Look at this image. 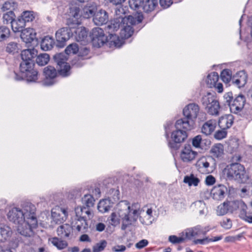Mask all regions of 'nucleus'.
Segmentation results:
<instances>
[{"label": "nucleus", "instance_id": "603ef678", "mask_svg": "<svg viewBox=\"0 0 252 252\" xmlns=\"http://www.w3.org/2000/svg\"><path fill=\"white\" fill-rule=\"evenodd\" d=\"M107 242L105 240L100 241L99 242L97 243L93 247V252H100L102 251L107 246Z\"/></svg>", "mask_w": 252, "mask_h": 252}, {"label": "nucleus", "instance_id": "6e6552de", "mask_svg": "<svg viewBox=\"0 0 252 252\" xmlns=\"http://www.w3.org/2000/svg\"><path fill=\"white\" fill-rule=\"evenodd\" d=\"M37 51L34 49L24 50L21 52V56L22 62L20 65V69L26 70L27 66H34L33 59L37 56Z\"/></svg>", "mask_w": 252, "mask_h": 252}, {"label": "nucleus", "instance_id": "2eb2a0df", "mask_svg": "<svg viewBox=\"0 0 252 252\" xmlns=\"http://www.w3.org/2000/svg\"><path fill=\"white\" fill-rule=\"evenodd\" d=\"M21 32V38L25 43H31L34 41L37 42L36 34L33 29H25Z\"/></svg>", "mask_w": 252, "mask_h": 252}, {"label": "nucleus", "instance_id": "052dcab7", "mask_svg": "<svg viewBox=\"0 0 252 252\" xmlns=\"http://www.w3.org/2000/svg\"><path fill=\"white\" fill-rule=\"evenodd\" d=\"M185 238L183 237H177L175 235H171L169 237V241L173 244H178L184 241Z\"/></svg>", "mask_w": 252, "mask_h": 252}, {"label": "nucleus", "instance_id": "9d476101", "mask_svg": "<svg viewBox=\"0 0 252 252\" xmlns=\"http://www.w3.org/2000/svg\"><path fill=\"white\" fill-rule=\"evenodd\" d=\"M228 206L230 213L238 214L239 217L241 219L244 215L245 209H247V205L241 199H235L229 201Z\"/></svg>", "mask_w": 252, "mask_h": 252}, {"label": "nucleus", "instance_id": "72a5a7b5", "mask_svg": "<svg viewBox=\"0 0 252 252\" xmlns=\"http://www.w3.org/2000/svg\"><path fill=\"white\" fill-rule=\"evenodd\" d=\"M113 203H111L109 200L105 199L100 200L98 204L97 209L98 211L102 213L109 211L112 207Z\"/></svg>", "mask_w": 252, "mask_h": 252}, {"label": "nucleus", "instance_id": "cd10ccee", "mask_svg": "<svg viewBox=\"0 0 252 252\" xmlns=\"http://www.w3.org/2000/svg\"><path fill=\"white\" fill-rule=\"evenodd\" d=\"M210 153L214 158H222L224 154L223 145L220 143L216 144L212 147Z\"/></svg>", "mask_w": 252, "mask_h": 252}, {"label": "nucleus", "instance_id": "b1692460", "mask_svg": "<svg viewBox=\"0 0 252 252\" xmlns=\"http://www.w3.org/2000/svg\"><path fill=\"white\" fill-rule=\"evenodd\" d=\"M76 222L72 224V227L75 228L78 231H85L86 229L88 228V223L86 219L84 218V216H81L79 217H76Z\"/></svg>", "mask_w": 252, "mask_h": 252}, {"label": "nucleus", "instance_id": "0eeeda50", "mask_svg": "<svg viewBox=\"0 0 252 252\" xmlns=\"http://www.w3.org/2000/svg\"><path fill=\"white\" fill-rule=\"evenodd\" d=\"M176 130L173 131L171 134V138L172 141H170L168 143V146L172 149L177 150L180 147V145L182 142H183L187 138L188 135L186 130L184 127L178 128L176 126V122L175 124Z\"/></svg>", "mask_w": 252, "mask_h": 252}, {"label": "nucleus", "instance_id": "13d9d810", "mask_svg": "<svg viewBox=\"0 0 252 252\" xmlns=\"http://www.w3.org/2000/svg\"><path fill=\"white\" fill-rule=\"evenodd\" d=\"M127 18H129L127 22H129L130 24L134 25L140 23L142 22L143 20V16L142 15H139L137 17H134L131 15H129L127 16Z\"/></svg>", "mask_w": 252, "mask_h": 252}, {"label": "nucleus", "instance_id": "f03ea898", "mask_svg": "<svg viewBox=\"0 0 252 252\" xmlns=\"http://www.w3.org/2000/svg\"><path fill=\"white\" fill-rule=\"evenodd\" d=\"M117 211L122 220L121 229L125 230L127 227L137 220L141 210L138 203H133L130 206L128 201L123 200L117 204Z\"/></svg>", "mask_w": 252, "mask_h": 252}, {"label": "nucleus", "instance_id": "dca6fc26", "mask_svg": "<svg viewBox=\"0 0 252 252\" xmlns=\"http://www.w3.org/2000/svg\"><path fill=\"white\" fill-rule=\"evenodd\" d=\"M208 230L203 228L200 225H197L194 227L189 228L185 232L186 238L191 239L194 237L199 236L201 235H205Z\"/></svg>", "mask_w": 252, "mask_h": 252}, {"label": "nucleus", "instance_id": "aec40b11", "mask_svg": "<svg viewBox=\"0 0 252 252\" xmlns=\"http://www.w3.org/2000/svg\"><path fill=\"white\" fill-rule=\"evenodd\" d=\"M108 21V15L104 10L100 9L96 12L93 17V21L95 25L101 26L107 23Z\"/></svg>", "mask_w": 252, "mask_h": 252}, {"label": "nucleus", "instance_id": "7c9ffc66", "mask_svg": "<svg viewBox=\"0 0 252 252\" xmlns=\"http://www.w3.org/2000/svg\"><path fill=\"white\" fill-rule=\"evenodd\" d=\"M205 109L210 115H218L220 109V105L218 100L216 99L211 104L209 105Z\"/></svg>", "mask_w": 252, "mask_h": 252}, {"label": "nucleus", "instance_id": "39448f33", "mask_svg": "<svg viewBox=\"0 0 252 252\" xmlns=\"http://www.w3.org/2000/svg\"><path fill=\"white\" fill-rule=\"evenodd\" d=\"M226 174L229 180H234L239 183H244L247 179L244 165L239 163H231L227 165Z\"/></svg>", "mask_w": 252, "mask_h": 252}, {"label": "nucleus", "instance_id": "393cba45", "mask_svg": "<svg viewBox=\"0 0 252 252\" xmlns=\"http://www.w3.org/2000/svg\"><path fill=\"white\" fill-rule=\"evenodd\" d=\"M217 126L216 121L210 120L205 122L202 126L201 131L206 135H210L214 130Z\"/></svg>", "mask_w": 252, "mask_h": 252}, {"label": "nucleus", "instance_id": "7ed1b4c3", "mask_svg": "<svg viewBox=\"0 0 252 252\" xmlns=\"http://www.w3.org/2000/svg\"><path fill=\"white\" fill-rule=\"evenodd\" d=\"M199 112L200 107L195 103H190L186 105L183 110L184 117L176 121L177 127H182L186 130L193 129Z\"/></svg>", "mask_w": 252, "mask_h": 252}, {"label": "nucleus", "instance_id": "a18cd8bd", "mask_svg": "<svg viewBox=\"0 0 252 252\" xmlns=\"http://www.w3.org/2000/svg\"><path fill=\"white\" fill-rule=\"evenodd\" d=\"M95 199L94 196L90 194H85L82 198V202L87 207H93L94 205Z\"/></svg>", "mask_w": 252, "mask_h": 252}, {"label": "nucleus", "instance_id": "09e8293b", "mask_svg": "<svg viewBox=\"0 0 252 252\" xmlns=\"http://www.w3.org/2000/svg\"><path fill=\"white\" fill-rule=\"evenodd\" d=\"M10 33L9 28L4 26H0V42L6 39L9 36Z\"/></svg>", "mask_w": 252, "mask_h": 252}, {"label": "nucleus", "instance_id": "79ce46f5", "mask_svg": "<svg viewBox=\"0 0 252 252\" xmlns=\"http://www.w3.org/2000/svg\"><path fill=\"white\" fill-rule=\"evenodd\" d=\"M144 0H129V4L131 8L141 11L143 8Z\"/></svg>", "mask_w": 252, "mask_h": 252}, {"label": "nucleus", "instance_id": "de8ad7c7", "mask_svg": "<svg viewBox=\"0 0 252 252\" xmlns=\"http://www.w3.org/2000/svg\"><path fill=\"white\" fill-rule=\"evenodd\" d=\"M17 3L13 1H7L5 2L3 4L1 9L3 11L9 10V11H13L17 7Z\"/></svg>", "mask_w": 252, "mask_h": 252}, {"label": "nucleus", "instance_id": "680f3d73", "mask_svg": "<svg viewBox=\"0 0 252 252\" xmlns=\"http://www.w3.org/2000/svg\"><path fill=\"white\" fill-rule=\"evenodd\" d=\"M192 205L200 209L198 211L200 215H203L204 214V209L205 207V204L203 201H197L193 203Z\"/></svg>", "mask_w": 252, "mask_h": 252}, {"label": "nucleus", "instance_id": "e2e57ef3", "mask_svg": "<svg viewBox=\"0 0 252 252\" xmlns=\"http://www.w3.org/2000/svg\"><path fill=\"white\" fill-rule=\"evenodd\" d=\"M221 226L226 229H230L232 227V221L230 219L224 218L220 222Z\"/></svg>", "mask_w": 252, "mask_h": 252}, {"label": "nucleus", "instance_id": "2f4dec72", "mask_svg": "<svg viewBox=\"0 0 252 252\" xmlns=\"http://www.w3.org/2000/svg\"><path fill=\"white\" fill-rule=\"evenodd\" d=\"M54 44V39L49 36H46L42 40L40 46L42 50L48 51L52 49Z\"/></svg>", "mask_w": 252, "mask_h": 252}, {"label": "nucleus", "instance_id": "473e14b6", "mask_svg": "<svg viewBox=\"0 0 252 252\" xmlns=\"http://www.w3.org/2000/svg\"><path fill=\"white\" fill-rule=\"evenodd\" d=\"M107 198L111 203L114 204L120 199V192L117 189H111L107 193Z\"/></svg>", "mask_w": 252, "mask_h": 252}, {"label": "nucleus", "instance_id": "37998d69", "mask_svg": "<svg viewBox=\"0 0 252 252\" xmlns=\"http://www.w3.org/2000/svg\"><path fill=\"white\" fill-rule=\"evenodd\" d=\"M20 18L23 20V21H24V22H25V23L26 24V22L32 21L35 18V16L33 11H25L22 13Z\"/></svg>", "mask_w": 252, "mask_h": 252}, {"label": "nucleus", "instance_id": "f704fd0d", "mask_svg": "<svg viewBox=\"0 0 252 252\" xmlns=\"http://www.w3.org/2000/svg\"><path fill=\"white\" fill-rule=\"evenodd\" d=\"M158 0H144L142 10L146 12L154 10L158 5Z\"/></svg>", "mask_w": 252, "mask_h": 252}, {"label": "nucleus", "instance_id": "c9c22d12", "mask_svg": "<svg viewBox=\"0 0 252 252\" xmlns=\"http://www.w3.org/2000/svg\"><path fill=\"white\" fill-rule=\"evenodd\" d=\"M219 75L216 72H213L207 76L206 83L209 88L215 87L219 80Z\"/></svg>", "mask_w": 252, "mask_h": 252}, {"label": "nucleus", "instance_id": "864d4df0", "mask_svg": "<svg viewBox=\"0 0 252 252\" xmlns=\"http://www.w3.org/2000/svg\"><path fill=\"white\" fill-rule=\"evenodd\" d=\"M115 13V17H116V18L122 17V18H127V17L125 15L126 11L124 9V7L122 5V4L116 5Z\"/></svg>", "mask_w": 252, "mask_h": 252}, {"label": "nucleus", "instance_id": "f257e3e1", "mask_svg": "<svg viewBox=\"0 0 252 252\" xmlns=\"http://www.w3.org/2000/svg\"><path fill=\"white\" fill-rule=\"evenodd\" d=\"M35 210L34 205L26 202L23 204L22 209L14 207L7 213L8 220L17 225V231L21 235L31 237L33 235V229L37 226Z\"/></svg>", "mask_w": 252, "mask_h": 252}, {"label": "nucleus", "instance_id": "5fc2aeb1", "mask_svg": "<svg viewBox=\"0 0 252 252\" xmlns=\"http://www.w3.org/2000/svg\"><path fill=\"white\" fill-rule=\"evenodd\" d=\"M198 166H199L200 171H202L201 169L204 168L203 172L209 173L210 170L208 169L210 166V163L206 160V159H202L199 162Z\"/></svg>", "mask_w": 252, "mask_h": 252}, {"label": "nucleus", "instance_id": "f3484780", "mask_svg": "<svg viewBox=\"0 0 252 252\" xmlns=\"http://www.w3.org/2000/svg\"><path fill=\"white\" fill-rule=\"evenodd\" d=\"M197 152L193 151L190 145H186L181 153V158L184 162H189L194 159Z\"/></svg>", "mask_w": 252, "mask_h": 252}, {"label": "nucleus", "instance_id": "f8f14e48", "mask_svg": "<svg viewBox=\"0 0 252 252\" xmlns=\"http://www.w3.org/2000/svg\"><path fill=\"white\" fill-rule=\"evenodd\" d=\"M51 214L53 221L57 224L63 223L65 221L68 216L66 209L59 207L53 208Z\"/></svg>", "mask_w": 252, "mask_h": 252}, {"label": "nucleus", "instance_id": "a878e982", "mask_svg": "<svg viewBox=\"0 0 252 252\" xmlns=\"http://www.w3.org/2000/svg\"><path fill=\"white\" fill-rule=\"evenodd\" d=\"M11 228L8 225L0 224V242H3L10 238L12 235Z\"/></svg>", "mask_w": 252, "mask_h": 252}, {"label": "nucleus", "instance_id": "bf43d9fd", "mask_svg": "<svg viewBox=\"0 0 252 252\" xmlns=\"http://www.w3.org/2000/svg\"><path fill=\"white\" fill-rule=\"evenodd\" d=\"M18 48L17 44L14 42H11L7 44L6 47V51L9 53L14 54Z\"/></svg>", "mask_w": 252, "mask_h": 252}, {"label": "nucleus", "instance_id": "6ab92c4d", "mask_svg": "<svg viewBox=\"0 0 252 252\" xmlns=\"http://www.w3.org/2000/svg\"><path fill=\"white\" fill-rule=\"evenodd\" d=\"M227 191V188L222 185L215 186L211 190V194L214 199L221 200L224 198L225 194Z\"/></svg>", "mask_w": 252, "mask_h": 252}, {"label": "nucleus", "instance_id": "69168bd1", "mask_svg": "<svg viewBox=\"0 0 252 252\" xmlns=\"http://www.w3.org/2000/svg\"><path fill=\"white\" fill-rule=\"evenodd\" d=\"M202 140L201 135H197L192 139V145L195 148H198L200 147V143Z\"/></svg>", "mask_w": 252, "mask_h": 252}, {"label": "nucleus", "instance_id": "4c0bfd02", "mask_svg": "<svg viewBox=\"0 0 252 252\" xmlns=\"http://www.w3.org/2000/svg\"><path fill=\"white\" fill-rule=\"evenodd\" d=\"M97 10V7L95 6H87L83 9V16L85 18H89L94 17Z\"/></svg>", "mask_w": 252, "mask_h": 252}, {"label": "nucleus", "instance_id": "1a4fd4ad", "mask_svg": "<svg viewBox=\"0 0 252 252\" xmlns=\"http://www.w3.org/2000/svg\"><path fill=\"white\" fill-rule=\"evenodd\" d=\"M90 37L94 46L100 47L107 41V37L105 35L103 30L99 27L93 29Z\"/></svg>", "mask_w": 252, "mask_h": 252}, {"label": "nucleus", "instance_id": "c756f323", "mask_svg": "<svg viewBox=\"0 0 252 252\" xmlns=\"http://www.w3.org/2000/svg\"><path fill=\"white\" fill-rule=\"evenodd\" d=\"M132 25L128 22H126L125 24L124 25L120 33L123 38L127 39L132 35L133 30Z\"/></svg>", "mask_w": 252, "mask_h": 252}, {"label": "nucleus", "instance_id": "8fccbe9b", "mask_svg": "<svg viewBox=\"0 0 252 252\" xmlns=\"http://www.w3.org/2000/svg\"><path fill=\"white\" fill-rule=\"evenodd\" d=\"M15 17V15L13 11H8L3 15V23L4 24H11Z\"/></svg>", "mask_w": 252, "mask_h": 252}, {"label": "nucleus", "instance_id": "e433bc0d", "mask_svg": "<svg viewBox=\"0 0 252 252\" xmlns=\"http://www.w3.org/2000/svg\"><path fill=\"white\" fill-rule=\"evenodd\" d=\"M216 99V96L210 93H208L206 95L202 96L201 99V102L202 105L206 109L209 105L212 104V102Z\"/></svg>", "mask_w": 252, "mask_h": 252}, {"label": "nucleus", "instance_id": "774afa93", "mask_svg": "<svg viewBox=\"0 0 252 252\" xmlns=\"http://www.w3.org/2000/svg\"><path fill=\"white\" fill-rule=\"evenodd\" d=\"M110 223L113 225H116L120 222L119 219L117 217V215L116 213H113L111 215Z\"/></svg>", "mask_w": 252, "mask_h": 252}, {"label": "nucleus", "instance_id": "a19ab883", "mask_svg": "<svg viewBox=\"0 0 252 252\" xmlns=\"http://www.w3.org/2000/svg\"><path fill=\"white\" fill-rule=\"evenodd\" d=\"M50 60V56L46 53L40 54L37 56L36 62L40 66H44L47 64Z\"/></svg>", "mask_w": 252, "mask_h": 252}, {"label": "nucleus", "instance_id": "0e129e2a", "mask_svg": "<svg viewBox=\"0 0 252 252\" xmlns=\"http://www.w3.org/2000/svg\"><path fill=\"white\" fill-rule=\"evenodd\" d=\"M227 132L226 129H221L220 130H218L216 132L214 137L218 140H221L226 136Z\"/></svg>", "mask_w": 252, "mask_h": 252}, {"label": "nucleus", "instance_id": "4d7b16f0", "mask_svg": "<svg viewBox=\"0 0 252 252\" xmlns=\"http://www.w3.org/2000/svg\"><path fill=\"white\" fill-rule=\"evenodd\" d=\"M78 51V46L76 44H70L65 49V53L66 55H69L71 54H75Z\"/></svg>", "mask_w": 252, "mask_h": 252}, {"label": "nucleus", "instance_id": "9b49d317", "mask_svg": "<svg viewBox=\"0 0 252 252\" xmlns=\"http://www.w3.org/2000/svg\"><path fill=\"white\" fill-rule=\"evenodd\" d=\"M72 36V27H64L59 29L56 33L58 46L63 47L65 42Z\"/></svg>", "mask_w": 252, "mask_h": 252}, {"label": "nucleus", "instance_id": "412c9836", "mask_svg": "<svg viewBox=\"0 0 252 252\" xmlns=\"http://www.w3.org/2000/svg\"><path fill=\"white\" fill-rule=\"evenodd\" d=\"M33 66H27L26 70H20V73L24 75V77L28 82H35L38 79V72L36 70L33 69Z\"/></svg>", "mask_w": 252, "mask_h": 252}, {"label": "nucleus", "instance_id": "4be33fe9", "mask_svg": "<svg viewBox=\"0 0 252 252\" xmlns=\"http://www.w3.org/2000/svg\"><path fill=\"white\" fill-rule=\"evenodd\" d=\"M233 122V116L231 114H228L222 116L220 118L218 125L221 129H227L232 126Z\"/></svg>", "mask_w": 252, "mask_h": 252}, {"label": "nucleus", "instance_id": "c85d7f7f", "mask_svg": "<svg viewBox=\"0 0 252 252\" xmlns=\"http://www.w3.org/2000/svg\"><path fill=\"white\" fill-rule=\"evenodd\" d=\"M25 22L20 17L17 20L14 19L11 24V28L14 32H21L25 29Z\"/></svg>", "mask_w": 252, "mask_h": 252}, {"label": "nucleus", "instance_id": "bb28decb", "mask_svg": "<svg viewBox=\"0 0 252 252\" xmlns=\"http://www.w3.org/2000/svg\"><path fill=\"white\" fill-rule=\"evenodd\" d=\"M72 227L68 224L65 223L60 225L57 230L58 235L62 238L69 237Z\"/></svg>", "mask_w": 252, "mask_h": 252}, {"label": "nucleus", "instance_id": "ea45409f", "mask_svg": "<svg viewBox=\"0 0 252 252\" xmlns=\"http://www.w3.org/2000/svg\"><path fill=\"white\" fill-rule=\"evenodd\" d=\"M184 182L188 184L189 186L192 185L197 186L200 182V180L191 174L189 176H186L184 177Z\"/></svg>", "mask_w": 252, "mask_h": 252}, {"label": "nucleus", "instance_id": "49530a36", "mask_svg": "<svg viewBox=\"0 0 252 252\" xmlns=\"http://www.w3.org/2000/svg\"><path fill=\"white\" fill-rule=\"evenodd\" d=\"M229 201L224 202L222 205H220L218 207L217 213L219 216H222L228 212H230L229 207L228 206Z\"/></svg>", "mask_w": 252, "mask_h": 252}, {"label": "nucleus", "instance_id": "a211bd4d", "mask_svg": "<svg viewBox=\"0 0 252 252\" xmlns=\"http://www.w3.org/2000/svg\"><path fill=\"white\" fill-rule=\"evenodd\" d=\"M248 76L245 71L242 70L237 72L232 78V83L238 88L245 86L247 82Z\"/></svg>", "mask_w": 252, "mask_h": 252}, {"label": "nucleus", "instance_id": "c03bdc74", "mask_svg": "<svg viewBox=\"0 0 252 252\" xmlns=\"http://www.w3.org/2000/svg\"><path fill=\"white\" fill-rule=\"evenodd\" d=\"M75 213L76 217L84 216V218L85 219L86 215H88L89 216L91 214L89 207H78L75 209Z\"/></svg>", "mask_w": 252, "mask_h": 252}, {"label": "nucleus", "instance_id": "338daca9", "mask_svg": "<svg viewBox=\"0 0 252 252\" xmlns=\"http://www.w3.org/2000/svg\"><path fill=\"white\" fill-rule=\"evenodd\" d=\"M216 182L215 178L211 175H208L206 177L205 179V184L207 186H212L214 185Z\"/></svg>", "mask_w": 252, "mask_h": 252}, {"label": "nucleus", "instance_id": "3c124183", "mask_svg": "<svg viewBox=\"0 0 252 252\" xmlns=\"http://www.w3.org/2000/svg\"><path fill=\"white\" fill-rule=\"evenodd\" d=\"M231 72L229 69H223L220 73V78L225 83L229 82L231 79Z\"/></svg>", "mask_w": 252, "mask_h": 252}, {"label": "nucleus", "instance_id": "58836bf2", "mask_svg": "<svg viewBox=\"0 0 252 252\" xmlns=\"http://www.w3.org/2000/svg\"><path fill=\"white\" fill-rule=\"evenodd\" d=\"M49 241L60 250L63 249L67 246V243L65 241L61 240L57 237L50 238L49 239Z\"/></svg>", "mask_w": 252, "mask_h": 252}, {"label": "nucleus", "instance_id": "ddd939ff", "mask_svg": "<svg viewBox=\"0 0 252 252\" xmlns=\"http://www.w3.org/2000/svg\"><path fill=\"white\" fill-rule=\"evenodd\" d=\"M43 73L45 77L43 82V84L45 86L53 85L55 83V79L57 75V71L55 68L48 65L44 68Z\"/></svg>", "mask_w": 252, "mask_h": 252}, {"label": "nucleus", "instance_id": "5701e85b", "mask_svg": "<svg viewBox=\"0 0 252 252\" xmlns=\"http://www.w3.org/2000/svg\"><path fill=\"white\" fill-rule=\"evenodd\" d=\"M128 19L129 18H124L122 17H115L114 19L111 21L110 24L108 26V28L112 30L113 32L117 31L119 28H123L126 22L128 21Z\"/></svg>", "mask_w": 252, "mask_h": 252}, {"label": "nucleus", "instance_id": "423d86ee", "mask_svg": "<svg viewBox=\"0 0 252 252\" xmlns=\"http://www.w3.org/2000/svg\"><path fill=\"white\" fill-rule=\"evenodd\" d=\"M53 58L57 64L59 74L63 77L69 76L71 73V67L69 63H66L67 56L65 53L56 54Z\"/></svg>", "mask_w": 252, "mask_h": 252}, {"label": "nucleus", "instance_id": "20e7f679", "mask_svg": "<svg viewBox=\"0 0 252 252\" xmlns=\"http://www.w3.org/2000/svg\"><path fill=\"white\" fill-rule=\"evenodd\" d=\"M223 98L229 107L231 113L238 114L243 109L246 103L245 96L242 94L233 95L232 92H229L225 93Z\"/></svg>", "mask_w": 252, "mask_h": 252}, {"label": "nucleus", "instance_id": "6e6d98bb", "mask_svg": "<svg viewBox=\"0 0 252 252\" xmlns=\"http://www.w3.org/2000/svg\"><path fill=\"white\" fill-rule=\"evenodd\" d=\"M84 60L85 58H83V55H81V52H80L78 56L73 60L72 64L76 67H80L85 64Z\"/></svg>", "mask_w": 252, "mask_h": 252}, {"label": "nucleus", "instance_id": "4468645a", "mask_svg": "<svg viewBox=\"0 0 252 252\" xmlns=\"http://www.w3.org/2000/svg\"><path fill=\"white\" fill-rule=\"evenodd\" d=\"M72 36H74L77 42H81L82 44H85L87 42L88 31L85 27H72Z\"/></svg>", "mask_w": 252, "mask_h": 252}]
</instances>
